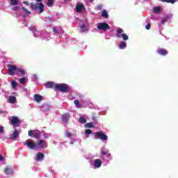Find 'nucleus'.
<instances>
[{"mask_svg": "<svg viewBox=\"0 0 178 178\" xmlns=\"http://www.w3.org/2000/svg\"><path fill=\"white\" fill-rule=\"evenodd\" d=\"M42 0H36V2L39 3H30V8L32 10H39L40 13H42L44 12V3L41 1Z\"/></svg>", "mask_w": 178, "mask_h": 178, "instance_id": "1", "label": "nucleus"}, {"mask_svg": "<svg viewBox=\"0 0 178 178\" xmlns=\"http://www.w3.org/2000/svg\"><path fill=\"white\" fill-rule=\"evenodd\" d=\"M55 91H59L60 92H67L69 91V86L66 83L56 84Z\"/></svg>", "mask_w": 178, "mask_h": 178, "instance_id": "2", "label": "nucleus"}, {"mask_svg": "<svg viewBox=\"0 0 178 178\" xmlns=\"http://www.w3.org/2000/svg\"><path fill=\"white\" fill-rule=\"evenodd\" d=\"M8 73L10 76H15L16 70H17V66L8 64L7 65Z\"/></svg>", "mask_w": 178, "mask_h": 178, "instance_id": "3", "label": "nucleus"}, {"mask_svg": "<svg viewBox=\"0 0 178 178\" xmlns=\"http://www.w3.org/2000/svg\"><path fill=\"white\" fill-rule=\"evenodd\" d=\"M95 137L97 140H102L103 141H106V140H108V136L101 131L96 132L95 134Z\"/></svg>", "mask_w": 178, "mask_h": 178, "instance_id": "4", "label": "nucleus"}, {"mask_svg": "<svg viewBox=\"0 0 178 178\" xmlns=\"http://www.w3.org/2000/svg\"><path fill=\"white\" fill-rule=\"evenodd\" d=\"M98 30H102L103 31H106V30H111V26L109 24L105 22H102L97 25Z\"/></svg>", "mask_w": 178, "mask_h": 178, "instance_id": "5", "label": "nucleus"}, {"mask_svg": "<svg viewBox=\"0 0 178 178\" xmlns=\"http://www.w3.org/2000/svg\"><path fill=\"white\" fill-rule=\"evenodd\" d=\"M47 143V140H40L37 142L36 145V148H38V149H42L45 144Z\"/></svg>", "mask_w": 178, "mask_h": 178, "instance_id": "6", "label": "nucleus"}, {"mask_svg": "<svg viewBox=\"0 0 178 178\" xmlns=\"http://www.w3.org/2000/svg\"><path fill=\"white\" fill-rule=\"evenodd\" d=\"M19 133H20V129H15L13 133V135L10 136V140H16V138L19 137Z\"/></svg>", "mask_w": 178, "mask_h": 178, "instance_id": "7", "label": "nucleus"}, {"mask_svg": "<svg viewBox=\"0 0 178 178\" xmlns=\"http://www.w3.org/2000/svg\"><path fill=\"white\" fill-rule=\"evenodd\" d=\"M69 119H70V114L69 113H65L61 115L62 122H64V123H67Z\"/></svg>", "mask_w": 178, "mask_h": 178, "instance_id": "8", "label": "nucleus"}, {"mask_svg": "<svg viewBox=\"0 0 178 178\" xmlns=\"http://www.w3.org/2000/svg\"><path fill=\"white\" fill-rule=\"evenodd\" d=\"M26 145L31 149H34V148H36L35 143L31 142L30 140H26Z\"/></svg>", "mask_w": 178, "mask_h": 178, "instance_id": "9", "label": "nucleus"}, {"mask_svg": "<svg viewBox=\"0 0 178 178\" xmlns=\"http://www.w3.org/2000/svg\"><path fill=\"white\" fill-rule=\"evenodd\" d=\"M156 52L159 54V55H161V56H166V55L168 54V50L165 49H159L156 50Z\"/></svg>", "mask_w": 178, "mask_h": 178, "instance_id": "10", "label": "nucleus"}, {"mask_svg": "<svg viewBox=\"0 0 178 178\" xmlns=\"http://www.w3.org/2000/svg\"><path fill=\"white\" fill-rule=\"evenodd\" d=\"M11 124L13 126H16V124H20V120H19V118L15 116L12 117Z\"/></svg>", "mask_w": 178, "mask_h": 178, "instance_id": "11", "label": "nucleus"}, {"mask_svg": "<svg viewBox=\"0 0 178 178\" xmlns=\"http://www.w3.org/2000/svg\"><path fill=\"white\" fill-rule=\"evenodd\" d=\"M56 86V83H54V82H51L49 81L45 84V87L47 88H54V91H55V87Z\"/></svg>", "mask_w": 178, "mask_h": 178, "instance_id": "12", "label": "nucleus"}, {"mask_svg": "<svg viewBox=\"0 0 178 178\" xmlns=\"http://www.w3.org/2000/svg\"><path fill=\"white\" fill-rule=\"evenodd\" d=\"M84 9V4L80 3V4H76V10L78 13H80Z\"/></svg>", "mask_w": 178, "mask_h": 178, "instance_id": "13", "label": "nucleus"}, {"mask_svg": "<svg viewBox=\"0 0 178 178\" xmlns=\"http://www.w3.org/2000/svg\"><path fill=\"white\" fill-rule=\"evenodd\" d=\"M94 166L97 168H101L102 166V161L100 159L95 160Z\"/></svg>", "mask_w": 178, "mask_h": 178, "instance_id": "14", "label": "nucleus"}, {"mask_svg": "<svg viewBox=\"0 0 178 178\" xmlns=\"http://www.w3.org/2000/svg\"><path fill=\"white\" fill-rule=\"evenodd\" d=\"M34 98H35V101L36 102H41V101H42L43 99V97L42 96H41L39 94H36L34 95Z\"/></svg>", "mask_w": 178, "mask_h": 178, "instance_id": "15", "label": "nucleus"}, {"mask_svg": "<svg viewBox=\"0 0 178 178\" xmlns=\"http://www.w3.org/2000/svg\"><path fill=\"white\" fill-rule=\"evenodd\" d=\"M43 158H45L44 153L38 152L37 154V161H42Z\"/></svg>", "mask_w": 178, "mask_h": 178, "instance_id": "16", "label": "nucleus"}, {"mask_svg": "<svg viewBox=\"0 0 178 178\" xmlns=\"http://www.w3.org/2000/svg\"><path fill=\"white\" fill-rule=\"evenodd\" d=\"M4 173H6V175H12L13 173V168H6L4 169Z\"/></svg>", "mask_w": 178, "mask_h": 178, "instance_id": "17", "label": "nucleus"}, {"mask_svg": "<svg viewBox=\"0 0 178 178\" xmlns=\"http://www.w3.org/2000/svg\"><path fill=\"white\" fill-rule=\"evenodd\" d=\"M120 47V49H124L126 48V47H127V44L126 43V42H121L119 44Z\"/></svg>", "mask_w": 178, "mask_h": 178, "instance_id": "18", "label": "nucleus"}, {"mask_svg": "<svg viewBox=\"0 0 178 178\" xmlns=\"http://www.w3.org/2000/svg\"><path fill=\"white\" fill-rule=\"evenodd\" d=\"M10 104H15L17 101L16 97L15 96H10L8 99Z\"/></svg>", "mask_w": 178, "mask_h": 178, "instance_id": "19", "label": "nucleus"}, {"mask_svg": "<svg viewBox=\"0 0 178 178\" xmlns=\"http://www.w3.org/2000/svg\"><path fill=\"white\" fill-rule=\"evenodd\" d=\"M123 30L121 28H118L117 29V33L115 35L118 38H120V34H122Z\"/></svg>", "mask_w": 178, "mask_h": 178, "instance_id": "20", "label": "nucleus"}, {"mask_svg": "<svg viewBox=\"0 0 178 178\" xmlns=\"http://www.w3.org/2000/svg\"><path fill=\"white\" fill-rule=\"evenodd\" d=\"M74 104L76 105V108H83V105L80 104L79 99L74 100Z\"/></svg>", "mask_w": 178, "mask_h": 178, "instance_id": "21", "label": "nucleus"}, {"mask_svg": "<svg viewBox=\"0 0 178 178\" xmlns=\"http://www.w3.org/2000/svg\"><path fill=\"white\" fill-rule=\"evenodd\" d=\"M102 17H105L106 19H108V11H106V10H104L102 12Z\"/></svg>", "mask_w": 178, "mask_h": 178, "instance_id": "22", "label": "nucleus"}, {"mask_svg": "<svg viewBox=\"0 0 178 178\" xmlns=\"http://www.w3.org/2000/svg\"><path fill=\"white\" fill-rule=\"evenodd\" d=\"M85 127H86L88 129H91V128L94 127V124H92V122H88L85 124Z\"/></svg>", "mask_w": 178, "mask_h": 178, "instance_id": "23", "label": "nucleus"}, {"mask_svg": "<svg viewBox=\"0 0 178 178\" xmlns=\"http://www.w3.org/2000/svg\"><path fill=\"white\" fill-rule=\"evenodd\" d=\"M47 6L52 8L54 6V0H47Z\"/></svg>", "mask_w": 178, "mask_h": 178, "instance_id": "24", "label": "nucleus"}, {"mask_svg": "<svg viewBox=\"0 0 178 178\" xmlns=\"http://www.w3.org/2000/svg\"><path fill=\"white\" fill-rule=\"evenodd\" d=\"M154 12L155 13H161V7L157 6L154 8Z\"/></svg>", "mask_w": 178, "mask_h": 178, "instance_id": "25", "label": "nucleus"}, {"mask_svg": "<svg viewBox=\"0 0 178 178\" xmlns=\"http://www.w3.org/2000/svg\"><path fill=\"white\" fill-rule=\"evenodd\" d=\"M19 3V0H10V5H17Z\"/></svg>", "mask_w": 178, "mask_h": 178, "instance_id": "26", "label": "nucleus"}, {"mask_svg": "<svg viewBox=\"0 0 178 178\" xmlns=\"http://www.w3.org/2000/svg\"><path fill=\"white\" fill-rule=\"evenodd\" d=\"M92 134V131H91V129H86L85 130V134H86L87 138H88V135Z\"/></svg>", "mask_w": 178, "mask_h": 178, "instance_id": "27", "label": "nucleus"}, {"mask_svg": "<svg viewBox=\"0 0 178 178\" xmlns=\"http://www.w3.org/2000/svg\"><path fill=\"white\" fill-rule=\"evenodd\" d=\"M122 37L124 41H127V40H129V36L126 33H122Z\"/></svg>", "mask_w": 178, "mask_h": 178, "instance_id": "28", "label": "nucleus"}, {"mask_svg": "<svg viewBox=\"0 0 178 178\" xmlns=\"http://www.w3.org/2000/svg\"><path fill=\"white\" fill-rule=\"evenodd\" d=\"M161 2H167V3H175V1L173 0H159Z\"/></svg>", "mask_w": 178, "mask_h": 178, "instance_id": "29", "label": "nucleus"}, {"mask_svg": "<svg viewBox=\"0 0 178 178\" xmlns=\"http://www.w3.org/2000/svg\"><path fill=\"white\" fill-rule=\"evenodd\" d=\"M17 70L18 72H19V73H21V74H22V76H24V75L26 74V71H24V70H23V69H22V68H18V69H17Z\"/></svg>", "mask_w": 178, "mask_h": 178, "instance_id": "30", "label": "nucleus"}, {"mask_svg": "<svg viewBox=\"0 0 178 178\" xmlns=\"http://www.w3.org/2000/svg\"><path fill=\"white\" fill-rule=\"evenodd\" d=\"M22 10L26 13V15H31V12H30L27 8H26L24 6L22 7Z\"/></svg>", "mask_w": 178, "mask_h": 178, "instance_id": "31", "label": "nucleus"}, {"mask_svg": "<svg viewBox=\"0 0 178 178\" xmlns=\"http://www.w3.org/2000/svg\"><path fill=\"white\" fill-rule=\"evenodd\" d=\"M79 123L84 124V123H86V118H84L83 117H80L79 119Z\"/></svg>", "mask_w": 178, "mask_h": 178, "instance_id": "32", "label": "nucleus"}, {"mask_svg": "<svg viewBox=\"0 0 178 178\" xmlns=\"http://www.w3.org/2000/svg\"><path fill=\"white\" fill-rule=\"evenodd\" d=\"M33 137L34 138H40V132L39 131L34 132Z\"/></svg>", "mask_w": 178, "mask_h": 178, "instance_id": "33", "label": "nucleus"}, {"mask_svg": "<svg viewBox=\"0 0 178 178\" xmlns=\"http://www.w3.org/2000/svg\"><path fill=\"white\" fill-rule=\"evenodd\" d=\"M86 31V24H83L81 26V32L84 33Z\"/></svg>", "mask_w": 178, "mask_h": 178, "instance_id": "34", "label": "nucleus"}, {"mask_svg": "<svg viewBox=\"0 0 178 178\" xmlns=\"http://www.w3.org/2000/svg\"><path fill=\"white\" fill-rule=\"evenodd\" d=\"M19 83L21 84H24V83H26V78H24V77L20 78L19 79Z\"/></svg>", "mask_w": 178, "mask_h": 178, "instance_id": "35", "label": "nucleus"}, {"mask_svg": "<svg viewBox=\"0 0 178 178\" xmlns=\"http://www.w3.org/2000/svg\"><path fill=\"white\" fill-rule=\"evenodd\" d=\"M102 156H105L108 155V151L107 150H102Z\"/></svg>", "mask_w": 178, "mask_h": 178, "instance_id": "36", "label": "nucleus"}, {"mask_svg": "<svg viewBox=\"0 0 178 178\" xmlns=\"http://www.w3.org/2000/svg\"><path fill=\"white\" fill-rule=\"evenodd\" d=\"M11 85H12L13 88H16V86H17L16 81H13L11 82Z\"/></svg>", "mask_w": 178, "mask_h": 178, "instance_id": "37", "label": "nucleus"}, {"mask_svg": "<svg viewBox=\"0 0 178 178\" xmlns=\"http://www.w3.org/2000/svg\"><path fill=\"white\" fill-rule=\"evenodd\" d=\"M33 134H34V131L33 130H29L28 131V135L29 136V137H31L33 136Z\"/></svg>", "mask_w": 178, "mask_h": 178, "instance_id": "38", "label": "nucleus"}, {"mask_svg": "<svg viewBox=\"0 0 178 178\" xmlns=\"http://www.w3.org/2000/svg\"><path fill=\"white\" fill-rule=\"evenodd\" d=\"M65 136L66 137H68L69 138H70V137H72V134L69 131H65Z\"/></svg>", "mask_w": 178, "mask_h": 178, "instance_id": "39", "label": "nucleus"}, {"mask_svg": "<svg viewBox=\"0 0 178 178\" xmlns=\"http://www.w3.org/2000/svg\"><path fill=\"white\" fill-rule=\"evenodd\" d=\"M145 29H146V30H149V29H151V24H147L145 26Z\"/></svg>", "mask_w": 178, "mask_h": 178, "instance_id": "40", "label": "nucleus"}, {"mask_svg": "<svg viewBox=\"0 0 178 178\" xmlns=\"http://www.w3.org/2000/svg\"><path fill=\"white\" fill-rule=\"evenodd\" d=\"M13 9L14 12H17L19 10V6H15Z\"/></svg>", "mask_w": 178, "mask_h": 178, "instance_id": "41", "label": "nucleus"}, {"mask_svg": "<svg viewBox=\"0 0 178 178\" xmlns=\"http://www.w3.org/2000/svg\"><path fill=\"white\" fill-rule=\"evenodd\" d=\"M53 31H54V33H55L56 34H58V29H56V27H54L53 28Z\"/></svg>", "mask_w": 178, "mask_h": 178, "instance_id": "42", "label": "nucleus"}, {"mask_svg": "<svg viewBox=\"0 0 178 178\" xmlns=\"http://www.w3.org/2000/svg\"><path fill=\"white\" fill-rule=\"evenodd\" d=\"M3 133V127L0 125V134H2Z\"/></svg>", "mask_w": 178, "mask_h": 178, "instance_id": "43", "label": "nucleus"}, {"mask_svg": "<svg viewBox=\"0 0 178 178\" xmlns=\"http://www.w3.org/2000/svg\"><path fill=\"white\" fill-rule=\"evenodd\" d=\"M97 8L99 10H101V9H102V4L98 5V6H97Z\"/></svg>", "mask_w": 178, "mask_h": 178, "instance_id": "44", "label": "nucleus"}, {"mask_svg": "<svg viewBox=\"0 0 178 178\" xmlns=\"http://www.w3.org/2000/svg\"><path fill=\"white\" fill-rule=\"evenodd\" d=\"M22 3H24V5L30 6V3H29V1H24L22 2Z\"/></svg>", "mask_w": 178, "mask_h": 178, "instance_id": "45", "label": "nucleus"}, {"mask_svg": "<svg viewBox=\"0 0 178 178\" xmlns=\"http://www.w3.org/2000/svg\"><path fill=\"white\" fill-rule=\"evenodd\" d=\"M92 120H94V122L97 121V117H95V116H92Z\"/></svg>", "mask_w": 178, "mask_h": 178, "instance_id": "46", "label": "nucleus"}, {"mask_svg": "<svg viewBox=\"0 0 178 178\" xmlns=\"http://www.w3.org/2000/svg\"><path fill=\"white\" fill-rule=\"evenodd\" d=\"M4 159L3 156L0 154V161H3Z\"/></svg>", "mask_w": 178, "mask_h": 178, "instance_id": "47", "label": "nucleus"}, {"mask_svg": "<svg viewBox=\"0 0 178 178\" xmlns=\"http://www.w3.org/2000/svg\"><path fill=\"white\" fill-rule=\"evenodd\" d=\"M72 0H64L65 2H70Z\"/></svg>", "mask_w": 178, "mask_h": 178, "instance_id": "48", "label": "nucleus"}, {"mask_svg": "<svg viewBox=\"0 0 178 178\" xmlns=\"http://www.w3.org/2000/svg\"><path fill=\"white\" fill-rule=\"evenodd\" d=\"M161 23H162V24H163V23H165V22L162 21Z\"/></svg>", "mask_w": 178, "mask_h": 178, "instance_id": "49", "label": "nucleus"}, {"mask_svg": "<svg viewBox=\"0 0 178 178\" xmlns=\"http://www.w3.org/2000/svg\"><path fill=\"white\" fill-rule=\"evenodd\" d=\"M173 1H174V3H175V2H177V0H173Z\"/></svg>", "mask_w": 178, "mask_h": 178, "instance_id": "50", "label": "nucleus"}, {"mask_svg": "<svg viewBox=\"0 0 178 178\" xmlns=\"http://www.w3.org/2000/svg\"><path fill=\"white\" fill-rule=\"evenodd\" d=\"M90 1H94V0H89Z\"/></svg>", "mask_w": 178, "mask_h": 178, "instance_id": "51", "label": "nucleus"}]
</instances>
